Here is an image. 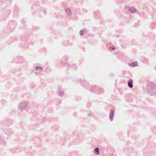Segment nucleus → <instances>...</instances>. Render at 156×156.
I'll list each match as a JSON object with an SVG mask.
<instances>
[{"instance_id": "nucleus-1", "label": "nucleus", "mask_w": 156, "mask_h": 156, "mask_svg": "<svg viewBox=\"0 0 156 156\" xmlns=\"http://www.w3.org/2000/svg\"><path fill=\"white\" fill-rule=\"evenodd\" d=\"M29 103L27 101H24L20 103L18 106V108L21 111L25 110L28 107Z\"/></svg>"}, {"instance_id": "nucleus-2", "label": "nucleus", "mask_w": 156, "mask_h": 156, "mask_svg": "<svg viewBox=\"0 0 156 156\" xmlns=\"http://www.w3.org/2000/svg\"><path fill=\"white\" fill-rule=\"evenodd\" d=\"M128 11L132 13H135L137 12L136 9L134 7H128Z\"/></svg>"}, {"instance_id": "nucleus-3", "label": "nucleus", "mask_w": 156, "mask_h": 156, "mask_svg": "<svg viewBox=\"0 0 156 156\" xmlns=\"http://www.w3.org/2000/svg\"><path fill=\"white\" fill-rule=\"evenodd\" d=\"M65 12L67 16H69L72 14V12L71 9L69 8H67L65 10Z\"/></svg>"}, {"instance_id": "nucleus-4", "label": "nucleus", "mask_w": 156, "mask_h": 156, "mask_svg": "<svg viewBox=\"0 0 156 156\" xmlns=\"http://www.w3.org/2000/svg\"><path fill=\"white\" fill-rule=\"evenodd\" d=\"M115 112V111L113 109L111 111V112L109 114V118L111 121H112L113 120Z\"/></svg>"}, {"instance_id": "nucleus-5", "label": "nucleus", "mask_w": 156, "mask_h": 156, "mask_svg": "<svg viewBox=\"0 0 156 156\" xmlns=\"http://www.w3.org/2000/svg\"><path fill=\"white\" fill-rule=\"evenodd\" d=\"M35 69L40 72L43 71V67L41 66H36L35 67Z\"/></svg>"}, {"instance_id": "nucleus-6", "label": "nucleus", "mask_w": 156, "mask_h": 156, "mask_svg": "<svg viewBox=\"0 0 156 156\" xmlns=\"http://www.w3.org/2000/svg\"><path fill=\"white\" fill-rule=\"evenodd\" d=\"M129 66L131 67H134L138 66V63L137 62H135L129 64Z\"/></svg>"}, {"instance_id": "nucleus-7", "label": "nucleus", "mask_w": 156, "mask_h": 156, "mask_svg": "<svg viewBox=\"0 0 156 156\" xmlns=\"http://www.w3.org/2000/svg\"><path fill=\"white\" fill-rule=\"evenodd\" d=\"M133 81L131 80H130L128 82V86L129 88H132L133 87Z\"/></svg>"}, {"instance_id": "nucleus-8", "label": "nucleus", "mask_w": 156, "mask_h": 156, "mask_svg": "<svg viewBox=\"0 0 156 156\" xmlns=\"http://www.w3.org/2000/svg\"><path fill=\"white\" fill-rule=\"evenodd\" d=\"M58 93L61 96L64 95L65 94V92L64 91L60 89L58 90Z\"/></svg>"}, {"instance_id": "nucleus-9", "label": "nucleus", "mask_w": 156, "mask_h": 156, "mask_svg": "<svg viewBox=\"0 0 156 156\" xmlns=\"http://www.w3.org/2000/svg\"><path fill=\"white\" fill-rule=\"evenodd\" d=\"M94 153L96 155H98L99 154V149L96 148L94 150Z\"/></svg>"}, {"instance_id": "nucleus-10", "label": "nucleus", "mask_w": 156, "mask_h": 156, "mask_svg": "<svg viewBox=\"0 0 156 156\" xmlns=\"http://www.w3.org/2000/svg\"><path fill=\"white\" fill-rule=\"evenodd\" d=\"M86 30L85 29L81 30L80 31V35L82 36L86 33Z\"/></svg>"}, {"instance_id": "nucleus-11", "label": "nucleus", "mask_w": 156, "mask_h": 156, "mask_svg": "<svg viewBox=\"0 0 156 156\" xmlns=\"http://www.w3.org/2000/svg\"><path fill=\"white\" fill-rule=\"evenodd\" d=\"M112 49H114V47H112Z\"/></svg>"}]
</instances>
